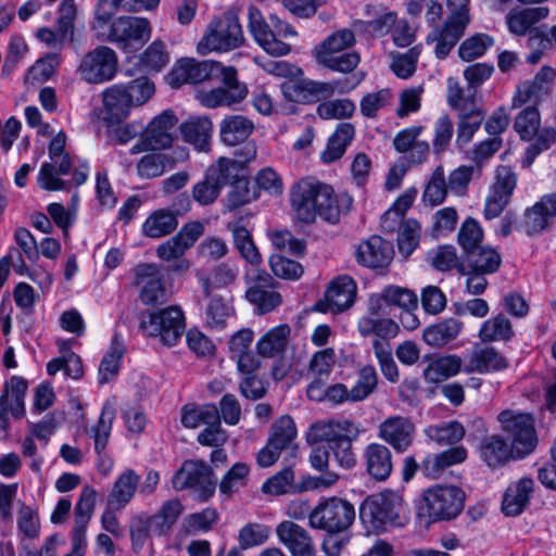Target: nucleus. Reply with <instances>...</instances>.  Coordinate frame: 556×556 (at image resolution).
<instances>
[{
    "label": "nucleus",
    "mask_w": 556,
    "mask_h": 556,
    "mask_svg": "<svg viewBox=\"0 0 556 556\" xmlns=\"http://www.w3.org/2000/svg\"><path fill=\"white\" fill-rule=\"evenodd\" d=\"M498 421L510 435L511 446L500 435H491L481 441V458L491 468L503 466L510 457L523 458L534 450L538 442L531 415L507 409L498 415Z\"/></svg>",
    "instance_id": "1"
},
{
    "label": "nucleus",
    "mask_w": 556,
    "mask_h": 556,
    "mask_svg": "<svg viewBox=\"0 0 556 556\" xmlns=\"http://www.w3.org/2000/svg\"><path fill=\"white\" fill-rule=\"evenodd\" d=\"M290 202L298 217L309 224L317 217L336 224L342 214L352 208L353 199L346 194H336L332 187L312 178L301 179L290 193Z\"/></svg>",
    "instance_id": "2"
},
{
    "label": "nucleus",
    "mask_w": 556,
    "mask_h": 556,
    "mask_svg": "<svg viewBox=\"0 0 556 556\" xmlns=\"http://www.w3.org/2000/svg\"><path fill=\"white\" fill-rule=\"evenodd\" d=\"M244 149L248 155L245 160L219 157L207 167L203 179L192 187V198L197 203L202 206L213 204L219 197L222 189L236 179L239 172H242L243 164L255 159L256 148L254 144L249 143Z\"/></svg>",
    "instance_id": "3"
},
{
    "label": "nucleus",
    "mask_w": 556,
    "mask_h": 556,
    "mask_svg": "<svg viewBox=\"0 0 556 556\" xmlns=\"http://www.w3.org/2000/svg\"><path fill=\"white\" fill-rule=\"evenodd\" d=\"M356 42L355 34L350 28L338 29L317 45L313 54L317 64L339 73L353 72L361 62L356 51H350Z\"/></svg>",
    "instance_id": "4"
},
{
    "label": "nucleus",
    "mask_w": 556,
    "mask_h": 556,
    "mask_svg": "<svg viewBox=\"0 0 556 556\" xmlns=\"http://www.w3.org/2000/svg\"><path fill=\"white\" fill-rule=\"evenodd\" d=\"M244 42L242 26L236 14L225 13L215 16L207 24L198 42L197 51L204 55L211 52H229Z\"/></svg>",
    "instance_id": "5"
},
{
    "label": "nucleus",
    "mask_w": 556,
    "mask_h": 556,
    "mask_svg": "<svg viewBox=\"0 0 556 556\" xmlns=\"http://www.w3.org/2000/svg\"><path fill=\"white\" fill-rule=\"evenodd\" d=\"M465 494L454 485H437L426 490L419 505V516L427 522L450 520L459 515Z\"/></svg>",
    "instance_id": "6"
},
{
    "label": "nucleus",
    "mask_w": 556,
    "mask_h": 556,
    "mask_svg": "<svg viewBox=\"0 0 556 556\" xmlns=\"http://www.w3.org/2000/svg\"><path fill=\"white\" fill-rule=\"evenodd\" d=\"M362 80L345 78L334 81H317L312 79L286 80L281 84L285 98L292 102L311 103L331 98L336 92L346 93Z\"/></svg>",
    "instance_id": "7"
},
{
    "label": "nucleus",
    "mask_w": 556,
    "mask_h": 556,
    "mask_svg": "<svg viewBox=\"0 0 556 556\" xmlns=\"http://www.w3.org/2000/svg\"><path fill=\"white\" fill-rule=\"evenodd\" d=\"M470 0H446L448 16L441 29H434L427 40L435 41L434 52L439 59H444L464 35L470 22Z\"/></svg>",
    "instance_id": "8"
},
{
    "label": "nucleus",
    "mask_w": 556,
    "mask_h": 556,
    "mask_svg": "<svg viewBox=\"0 0 556 556\" xmlns=\"http://www.w3.org/2000/svg\"><path fill=\"white\" fill-rule=\"evenodd\" d=\"M151 35L152 27L147 17L119 16L110 24L104 41L131 53L140 50L150 40Z\"/></svg>",
    "instance_id": "9"
},
{
    "label": "nucleus",
    "mask_w": 556,
    "mask_h": 556,
    "mask_svg": "<svg viewBox=\"0 0 556 556\" xmlns=\"http://www.w3.org/2000/svg\"><path fill=\"white\" fill-rule=\"evenodd\" d=\"M354 506L339 497H328L319 502L308 515L309 526L328 533L346 530L354 521Z\"/></svg>",
    "instance_id": "10"
},
{
    "label": "nucleus",
    "mask_w": 556,
    "mask_h": 556,
    "mask_svg": "<svg viewBox=\"0 0 556 556\" xmlns=\"http://www.w3.org/2000/svg\"><path fill=\"white\" fill-rule=\"evenodd\" d=\"M406 506L395 492H383L365 503L361 510L364 520H369L376 529L387 526H403L407 521Z\"/></svg>",
    "instance_id": "11"
},
{
    "label": "nucleus",
    "mask_w": 556,
    "mask_h": 556,
    "mask_svg": "<svg viewBox=\"0 0 556 556\" xmlns=\"http://www.w3.org/2000/svg\"><path fill=\"white\" fill-rule=\"evenodd\" d=\"M178 118L172 110H165L154 116L141 134L140 140L132 146L130 153L165 150L173 146Z\"/></svg>",
    "instance_id": "12"
},
{
    "label": "nucleus",
    "mask_w": 556,
    "mask_h": 556,
    "mask_svg": "<svg viewBox=\"0 0 556 556\" xmlns=\"http://www.w3.org/2000/svg\"><path fill=\"white\" fill-rule=\"evenodd\" d=\"M141 328L148 336L160 337L164 344L172 346L185 332V316L178 306H168L143 317Z\"/></svg>",
    "instance_id": "13"
},
{
    "label": "nucleus",
    "mask_w": 556,
    "mask_h": 556,
    "mask_svg": "<svg viewBox=\"0 0 556 556\" xmlns=\"http://www.w3.org/2000/svg\"><path fill=\"white\" fill-rule=\"evenodd\" d=\"M117 68L116 52L108 46H98L81 58L77 72L89 84H102L112 80Z\"/></svg>",
    "instance_id": "14"
},
{
    "label": "nucleus",
    "mask_w": 556,
    "mask_h": 556,
    "mask_svg": "<svg viewBox=\"0 0 556 556\" xmlns=\"http://www.w3.org/2000/svg\"><path fill=\"white\" fill-rule=\"evenodd\" d=\"M176 490L193 489L201 500L215 492V482L210 466L202 460H186L172 479Z\"/></svg>",
    "instance_id": "15"
},
{
    "label": "nucleus",
    "mask_w": 556,
    "mask_h": 556,
    "mask_svg": "<svg viewBox=\"0 0 556 556\" xmlns=\"http://www.w3.org/2000/svg\"><path fill=\"white\" fill-rule=\"evenodd\" d=\"M224 65L215 61H198L192 58L180 59L167 76L173 88L184 84H199L207 79L218 78Z\"/></svg>",
    "instance_id": "16"
},
{
    "label": "nucleus",
    "mask_w": 556,
    "mask_h": 556,
    "mask_svg": "<svg viewBox=\"0 0 556 556\" xmlns=\"http://www.w3.org/2000/svg\"><path fill=\"white\" fill-rule=\"evenodd\" d=\"M219 77H222L223 87L199 93L198 99L202 105L211 109L230 106L239 103L247 97L248 89L245 85L238 81L237 71L233 67L224 66Z\"/></svg>",
    "instance_id": "17"
},
{
    "label": "nucleus",
    "mask_w": 556,
    "mask_h": 556,
    "mask_svg": "<svg viewBox=\"0 0 556 556\" xmlns=\"http://www.w3.org/2000/svg\"><path fill=\"white\" fill-rule=\"evenodd\" d=\"M164 277L156 264H141L136 267V285L140 287V300L146 305H155L168 300Z\"/></svg>",
    "instance_id": "18"
},
{
    "label": "nucleus",
    "mask_w": 556,
    "mask_h": 556,
    "mask_svg": "<svg viewBox=\"0 0 556 556\" xmlns=\"http://www.w3.org/2000/svg\"><path fill=\"white\" fill-rule=\"evenodd\" d=\"M359 426L349 419H331L313 424L306 434L309 444L327 442L329 447L345 438H357Z\"/></svg>",
    "instance_id": "19"
},
{
    "label": "nucleus",
    "mask_w": 556,
    "mask_h": 556,
    "mask_svg": "<svg viewBox=\"0 0 556 556\" xmlns=\"http://www.w3.org/2000/svg\"><path fill=\"white\" fill-rule=\"evenodd\" d=\"M248 28L254 40L268 54L281 56L290 52V46L276 38L262 12L255 7L248 8Z\"/></svg>",
    "instance_id": "20"
},
{
    "label": "nucleus",
    "mask_w": 556,
    "mask_h": 556,
    "mask_svg": "<svg viewBox=\"0 0 556 556\" xmlns=\"http://www.w3.org/2000/svg\"><path fill=\"white\" fill-rule=\"evenodd\" d=\"M278 541L291 556H316V548L309 532L291 520H283L276 527Z\"/></svg>",
    "instance_id": "21"
},
{
    "label": "nucleus",
    "mask_w": 556,
    "mask_h": 556,
    "mask_svg": "<svg viewBox=\"0 0 556 556\" xmlns=\"http://www.w3.org/2000/svg\"><path fill=\"white\" fill-rule=\"evenodd\" d=\"M415 425L406 417L393 416L379 425L378 437L396 452H405L413 443Z\"/></svg>",
    "instance_id": "22"
},
{
    "label": "nucleus",
    "mask_w": 556,
    "mask_h": 556,
    "mask_svg": "<svg viewBox=\"0 0 556 556\" xmlns=\"http://www.w3.org/2000/svg\"><path fill=\"white\" fill-rule=\"evenodd\" d=\"M356 294V285L349 276L333 279L325 293V301L318 303L321 312L339 313L352 306Z\"/></svg>",
    "instance_id": "23"
},
{
    "label": "nucleus",
    "mask_w": 556,
    "mask_h": 556,
    "mask_svg": "<svg viewBox=\"0 0 556 556\" xmlns=\"http://www.w3.org/2000/svg\"><path fill=\"white\" fill-rule=\"evenodd\" d=\"M509 366L508 359L492 346L475 348L468 355L464 372L480 375L497 372Z\"/></svg>",
    "instance_id": "24"
},
{
    "label": "nucleus",
    "mask_w": 556,
    "mask_h": 556,
    "mask_svg": "<svg viewBox=\"0 0 556 556\" xmlns=\"http://www.w3.org/2000/svg\"><path fill=\"white\" fill-rule=\"evenodd\" d=\"M393 245L379 236H372L359 243L356 249V261L371 268L384 267L390 264L393 257Z\"/></svg>",
    "instance_id": "25"
},
{
    "label": "nucleus",
    "mask_w": 556,
    "mask_h": 556,
    "mask_svg": "<svg viewBox=\"0 0 556 556\" xmlns=\"http://www.w3.org/2000/svg\"><path fill=\"white\" fill-rule=\"evenodd\" d=\"M139 482L140 476L134 469L121 472L109 492V507L124 509L135 497Z\"/></svg>",
    "instance_id": "26"
},
{
    "label": "nucleus",
    "mask_w": 556,
    "mask_h": 556,
    "mask_svg": "<svg viewBox=\"0 0 556 556\" xmlns=\"http://www.w3.org/2000/svg\"><path fill=\"white\" fill-rule=\"evenodd\" d=\"M212 131V122L203 116H191L179 125L182 139L199 151L207 150Z\"/></svg>",
    "instance_id": "27"
},
{
    "label": "nucleus",
    "mask_w": 556,
    "mask_h": 556,
    "mask_svg": "<svg viewBox=\"0 0 556 556\" xmlns=\"http://www.w3.org/2000/svg\"><path fill=\"white\" fill-rule=\"evenodd\" d=\"M463 368V359L456 354L440 355L428 361L424 377L430 383H439L458 375Z\"/></svg>",
    "instance_id": "28"
},
{
    "label": "nucleus",
    "mask_w": 556,
    "mask_h": 556,
    "mask_svg": "<svg viewBox=\"0 0 556 556\" xmlns=\"http://www.w3.org/2000/svg\"><path fill=\"white\" fill-rule=\"evenodd\" d=\"M534 481L530 478H522L511 483L502 502L503 513L507 516H517L527 506L530 495L533 492Z\"/></svg>",
    "instance_id": "29"
},
{
    "label": "nucleus",
    "mask_w": 556,
    "mask_h": 556,
    "mask_svg": "<svg viewBox=\"0 0 556 556\" xmlns=\"http://www.w3.org/2000/svg\"><path fill=\"white\" fill-rule=\"evenodd\" d=\"M367 472L376 480H386L392 472V454L380 443H370L364 452Z\"/></svg>",
    "instance_id": "30"
},
{
    "label": "nucleus",
    "mask_w": 556,
    "mask_h": 556,
    "mask_svg": "<svg viewBox=\"0 0 556 556\" xmlns=\"http://www.w3.org/2000/svg\"><path fill=\"white\" fill-rule=\"evenodd\" d=\"M463 323L454 317L428 326L422 332L424 341L433 348H443L455 340L463 330Z\"/></svg>",
    "instance_id": "31"
},
{
    "label": "nucleus",
    "mask_w": 556,
    "mask_h": 556,
    "mask_svg": "<svg viewBox=\"0 0 556 556\" xmlns=\"http://www.w3.org/2000/svg\"><path fill=\"white\" fill-rule=\"evenodd\" d=\"M254 124L243 115H228L220 122V140L227 146H237L245 141L253 132Z\"/></svg>",
    "instance_id": "32"
},
{
    "label": "nucleus",
    "mask_w": 556,
    "mask_h": 556,
    "mask_svg": "<svg viewBox=\"0 0 556 556\" xmlns=\"http://www.w3.org/2000/svg\"><path fill=\"white\" fill-rule=\"evenodd\" d=\"M549 10L546 7L527 8L520 11H511L506 16L509 31L517 36L531 33L532 26L547 17Z\"/></svg>",
    "instance_id": "33"
},
{
    "label": "nucleus",
    "mask_w": 556,
    "mask_h": 556,
    "mask_svg": "<svg viewBox=\"0 0 556 556\" xmlns=\"http://www.w3.org/2000/svg\"><path fill=\"white\" fill-rule=\"evenodd\" d=\"M178 226L173 211L161 208L152 212L141 227V233L151 239H159L172 233Z\"/></svg>",
    "instance_id": "34"
},
{
    "label": "nucleus",
    "mask_w": 556,
    "mask_h": 556,
    "mask_svg": "<svg viewBox=\"0 0 556 556\" xmlns=\"http://www.w3.org/2000/svg\"><path fill=\"white\" fill-rule=\"evenodd\" d=\"M354 136L355 128L351 123L339 124L329 137L325 150L320 153V160L328 164L341 159Z\"/></svg>",
    "instance_id": "35"
},
{
    "label": "nucleus",
    "mask_w": 556,
    "mask_h": 556,
    "mask_svg": "<svg viewBox=\"0 0 556 556\" xmlns=\"http://www.w3.org/2000/svg\"><path fill=\"white\" fill-rule=\"evenodd\" d=\"M239 275V268L235 264L223 263L213 268L210 276L198 274V280L205 296H211L215 289L231 286Z\"/></svg>",
    "instance_id": "36"
},
{
    "label": "nucleus",
    "mask_w": 556,
    "mask_h": 556,
    "mask_svg": "<svg viewBox=\"0 0 556 556\" xmlns=\"http://www.w3.org/2000/svg\"><path fill=\"white\" fill-rule=\"evenodd\" d=\"M102 97L105 112L110 115L111 119L121 121L126 118L134 109L123 84H116L106 88Z\"/></svg>",
    "instance_id": "37"
},
{
    "label": "nucleus",
    "mask_w": 556,
    "mask_h": 556,
    "mask_svg": "<svg viewBox=\"0 0 556 556\" xmlns=\"http://www.w3.org/2000/svg\"><path fill=\"white\" fill-rule=\"evenodd\" d=\"M514 337L510 320L502 313L484 320L479 329L478 338L481 342H506Z\"/></svg>",
    "instance_id": "38"
},
{
    "label": "nucleus",
    "mask_w": 556,
    "mask_h": 556,
    "mask_svg": "<svg viewBox=\"0 0 556 556\" xmlns=\"http://www.w3.org/2000/svg\"><path fill=\"white\" fill-rule=\"evenodd\" d=\"M290 337V327L279 325L268 330L256 343L260 355L275 357L285 352Z\"/></svg>",
    "instance_id": "39"
},
{
    "label": "nucleus",
    "mask_w": 556,
    "mask_h": 556,
    "mask_svg": "<svg viewBox=\"0 0 556 556\" xmlns=\"http://www.w3.org/2000/svg\"><path fill=\"white\" fill-rule=\"evenodd\" d=\"M466 457L467 451L465 447H452L425 459L421 469L426 476L437 478L443 469L463 463Z\"/></svg>",
    "instance_id": "40"
},
{
    "label": "nucleus",
    "mask_w": 556,
    "mask_h": 556,
    "mask_svg": "<svg viewBox=\"0 0 556 556\" xmlns=\"http://www.w3.org/2000/svg\"><path fill=\"white\" fill-rule=\"evenodd\" d=\"M124 353L123 340L119 336H115L99 365L98 378L101 384L109 382L118 374Z\"/></svg>",
    "instance_id": "41"
},
{
    "label": "nucleus",
    "mask_w": 556,
    "mask_h": 556,
    "mask_svg": "<svg viewBox=\"0 0 556 556\" xmlns=\"http://www.w3.org/2000/svg\"><path fill=\"white\" fill-rule=\"evenodd\" d=\"M502 264L500 253L490 247H479L467 254L465 266L482 274L491 275L498 270Z\"/></svg>",
    "instance_id": "42"
},
{
    "label": "nucleus",
    "mask_w": 556,
    "mask_h": 556,
    "mask_svg": "<svg viewBox=\"0 0 556 556\" xmlns=\"http://www.w3.org/2000/svg\"><path fill=\"white\" fill-rule=\"evenodd\" d=\"M96 490L90 485H85L81 490L78 502L75 506L74 532L86 534L87 526L91 519L96 505Z\"/></svg>",
    "instance_id": "43"
},
{
    "label": "nucleus",
    "mask_w": 556,
    "mask_h": 556,
    "mask_svg": "<svg viewBox=\"0 0 556 556\" xmlns=\"http://www.w3.org/2000/svg\"><path fill=\"white\" fill-rule=\"evenodd\" d=\"M447 103L459 113L469 112L470 110H480L476 105V90L468 87L465 91L454 77L447 79Z\"/></svg>",
    "instance_id": "44"
},
{
    "label": "nucleus",
    "mask_w": 556,
    "mask_h": 556,
    "mask_svg": "<svg viewBox=\"0 0 556 556\" xmlns=\"http://www.w3.org/2000/svg\"><path fill=\"white\" fill-rule=\"evenodd\" d=\"M208 303L205 308V321L211 329L220 330L225 328L226 320L233 314L232 305L220 295L211 293L206 296Z\"/></svg>",
    "instance_id": "45"
},
{
    "label": "nucleus",
    "mask_w": 556,
    "mask_h": 556,
    "mask_svg": "<svg viewBox=\"0 0 556 556\" xmlns=\"http://www.w3.org/2000/svg\"><path fill=\"white\" fill-rule=\"evenodd\" d=\"M182 513V505L177 500L165 502L160 511L149 519V527L157 534L167 532Z\"/></svg>",
    "instance_id": "46"
},
{
    "label": "nucleus",
    "mask_w": 556,
    "mask_h": 556,
    "mask_svg": "<svg viewBox=\"0 0 556 556\" xmlns=\"http://www.w3.org/2000/svg\"><path fill=\"white\" fill-rule=\"evenodd\" d=\"M114 418L115 410L113 406L109 404L104 405L97 425L91 427L89 431L94 441V451L97 454H101L108 444Z\"/></svg>",
    "instance_id": "47"
},
{
    "label": "nucleus",
    "mask_w": 556,
    "mask_h": 556,
    "mask_svg": "<svg viewBox=\"0 0 556 556\" xmlns=\"http://www.w3.org/2000/svg\"><path fill=\"white\" fill-rule=\"evenodd\" d=\"M426 435L440 445L454 444L463 439L465 429L457 421L443 422L429 426L425 430Z\"/></svg>",
    "instance_id": "48"
},
{
    "label": "nucleus",
    "mask_w": 556,
    "mask_h": 556,
    "mask_svg": "<svg viewBox=\"0 0 556 556\" xmlns=\"http://www.w3.org/2000/svg\"><path fill=\"white\" fill-rule=\"evenodd\" d=\"M372 349L384 378L392 383L397 382L400 375L397 366L393 359L390 343L388 341L375 339L372 342Z\"/></svg>",
    "instance_id": "49"
},
{
    "label": "nucleus",
    "mask_w": 556,
    "mask_h": 556,
    "mask_svg": "<svg viewBox=\"0 0 556 556\" xmlns=\"http://www.w3.org/2000/svg\"><path fill=\"white\" fill-rule=\"evenodd\" d=\"M239 172L238 177L228 185H231L230 191L226 195L225 210L233 211L240 206H243L256 198L254 191L250 188L248 179L241 177Z\"/></svg>",
    "instance_id": "50"
},
{
    "label": "nucleus",
    "mask_w": 556,
    "mask_h": 556,
    "mask_svg": "<svg viewBox=\"0 0 556 556\" xmlns=\"http://www.w3.org/2000/svg\"><path fill=\"white\" fill-rule=\"evenodd\" d=\"M366 13L368 16H372V20L365 22V30L372 35H386L396 23L394 12L375 5H367Z\"/></svg>",
    "instance_id": "51"
},
{
    "label": "nucleus",
    "mask_w": 556,
    "mask_h": 556,
    "mask_svg": "<svg viewBox=\"0 0 556 556\" xmlns=\"http://www.w3.org/2000/svg\"><path fill=\"white\" fill-rule=\"evenodd\" d=\"M296 438V428L290 416H281L273 426L268 441L281 451L289 448Z\"/></svg>",
    "instance_id": "52"
},
{
    "label": "nucleus",
    "mask_w": 556,
    "mask_h": 556,
    "mask_svg": "<svg viewBox=\"0 0 556 556\" xmlns=\"http://www.w3.org/2000/svg\"><path fill=\"white\" fill-rule=\"evenodd\" d=\"M484 118L481 110H470L458 114L456 143L459 147L467 144L480 128Z\"/></svg>",
    "instance_id": "53"
},
{
    "label": "nucleus",
    "mask_w": 556,
    "mask_h": 556,
    "mask_svg": "<svg viewBox=\"0 0 556 556\" xmlns=\"http://www.w3.org/2000/svg\"><path fill=\"white\" fill-rule=\"evenodd\" d=\"M549 219L548 212L539 201L532 207L526 210L520 228L528 236H535L547 229Z\"/></svg>",
    "instance_id": "54"
},
{
    "label": "nucleus",
    "mask_w": 556,
    "mask_h": 556,
    "mask_svg": "<svg viewBox=\"0 0 556 556\" xmlns=\"http://www.w3.org/2000/svg\"><path fill=\"white\" fill-rule=\"evenodd\" d=\"M245 296L261 314L275 309L282 302L280 293L270 288L249 287Z\"/></svg>",
    "instance_id": "55"
},
{
    "label": "nucleus",
    "mask_w": 556,
    "mask_h": 556,
    "mask_svg": "<svg viewBox=\"0 0 556 556\" xmlns=\"http://www.w3.org/2000/svg\"><path fill=\"white\" fill-rule=\"evenodd\" d=\"M533 139V142L525 151L523 166H530L538 155L551 149L556 142V129L553 127L539 128Z\"/></svg>",
    "instance_id": "56"
},
{
    "label": "nucleus",
    "mask_w": 556,
    "mask_h": 556,
    "mask_svg": "<svg viewBox=\"0 0 556 556\" xmlns=\"http://www.w3.org/2000/svg\"><path fill=\"white\" fill-rule=\"evenodd\" d=\"M233 242L241 256L251 265L258 266L262 263V256L252 241L250 231L243 226L232 228Z\"/></svg>",
    "instance_id": "57"
},
{
    "label": "nucleus",
    "mask_w": 556,
    "mask_h": 556,
    "mask_svg": "<svg viewBox=\"0 0 556 556\" xmlns=\"http://www.w3.org/2000/svg\"><path fill=\"white\" fill-rule=\"evenodd\" d=\"M356 110L353 101L349 99L327 100L318 104L317 115L323 119L350 118Z\"/></svg>",
    "instance_id": "58"
},
{
    "label": "nucleus",
    "mask_w": 556,
    "mask_h": 556,
    "mask_svg": "<svg viewBox=\"0 0 556 556\" xmlns=\"http://www.w3.org/2000/svg\"><path fill=\"white\" fill-rule=\"evenodd\" d=\"M447 189H448V186L446 185V181H445L443 167L438 166L433 170V173L424 190L422 199L425 202L429 203L431 206H437L445 200L446 194H447Z\"/></svg>",
    "instance_id": "59"
},
{
    "label": "nucleus",
    "mask_w": 556,
    "mask_h": 556,
    "mask_svg": "<svg viewBox=\"0 0 556 556\" xmlns=\"http://www.w3.org/2000/svg\"><path fill=\"white\" fill-rule=\"evenodd\" d=\"M378 376L372 366H364L358 372L357 380L350 389L351 402H358L369 396L376 389Z\"/></svg>",
    "instance_id": "60"
},
{
    "label": "nucleus",
    "mask_w": 556,
    "mask_h": 556,
    "mask_svg": "<svg viewBox=\"0 0 556 556\" xmlns=\"http://www.w3.org/2000/svg\"><path fill=\"white\" fill-rule=\"evenodd\" d=\"M169 61L165 43L155 39L140 56L141 65L149 72H160Z\"/></svg>",
    "instance_id": "61"
},
{
    "label": "nucleus",
    "mask_w": 556,
    "mask_h": 556,
    "mask_svg": "<svg viewBox=\"0 0 556 556\" xmlns=\"http://www.w3.org/2000/svg\"><path fill=\"white\" fill-rule=\"evenodd\" d=\"M541 125V116L538 109L528 106L515 118L514 128L522 140L534 138Z\"/></svg>",
    "instance_id": "62"
},
{
    "label": "nucleus",
    "mask_w": 556,
    "mask_h": 556,
    "mask_svg": "<svg viewBox=\"0 0 556 556\" xmlns=\"http://www.w3.org/2000/svg\"><path fill=\"white\" fill-rule=\"evenodd\" d=\"M270 528L262 523H248L238 533V542L241 549H248L267 542L270 536Z\"/></svg>",
    "instance_id": "63"
},
{
    "label": "nucleus",
    "mask_w": 556,
    "mask_h": 556,
    "mask_svg": "<svg viewBox=\"0 0 556 556\" xmlns=\"http://www.w3.org/2000/svg\"><path fill=\"white\" fill-rule=\"evenodd\" d=\"M494 43L491 36L485 34H477L466 39L458 49L462 60L469 62L473 59L482 56L485 51Z\"/></svg>",
    "instance_id": "64"
}]
</instances>
